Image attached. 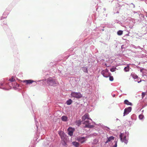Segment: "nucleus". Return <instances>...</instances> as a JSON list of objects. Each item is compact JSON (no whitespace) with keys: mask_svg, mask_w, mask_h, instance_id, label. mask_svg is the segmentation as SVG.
<instances>
[{"mask_svg":"<svg viewBox=\"0 0 147 147\" xmlns=\"http://www.w3.org/2000/svg\"><path fill=\"white\" fill-rule=\"evenodd\" d=\"M47 83L49 85L54 86H55L57 84L55 80L51 78H49L47 79Z\"/></svg>","mask_w":147,"mask_h":147,"instance_id":"1","label":"nucleus"},{"mask_svg":"<svg viewBox=\"0 0 147 147\" xmlns=\"http://www.w3.org/2000/svg\"><path fill=\"white\" fill-rule=\"evenodd\" d=\"M119 137L122 142H124L125 143L127 144L128 142V141L126 139V136L124 134L121 133L119 135Z\"/></svg>","mask_w":147,"mask_h":147,"instance_id":"2","label":"nucleus"},{"mask_svg":"<svg viewBox=\"0 0 147 147\" xmlns=\"http://www.w3.org/2000/svg\"><path fill=\"white\" fill-rule=\"evenodd\" d=\"M101 74L104 77L106 78H108L111 75V74L109 72L107 69L103 70L101 72Z\"/></svg>","mask_w":147,"mask_h":147,"instance_id":"3","label":"nucleus"},{"mask_svg":"<svg viewBox=\"0 0 147 147\" xmlns=\"http://www.w3.org/2000/svg\"><path fill=\"white\" fill-rule=\"evenodd\" d=\"M71 96L74 97L80 98L82 97V95L79 92H73L71 93Z\"/></svg>","mask_w":147,"mask_h":147,"instance_id":"4","label":"nucleus"},{"mask_svg":"<svg viewBox=\"0 0 147 147\" xmlns=\"http://www.w3.org/2000/svg\"><path fill=\"white\" fill-rule=\"evenodd\" d=\"M131 107H129L124 109V112L123 113V116L128 114L130 112H131Z\"/></svg>","mask_w":147,"mask_h":147,"instance_id":"5","label":"nucleus"},{"mask_svg":"<svg viewBox=\"0 0 147 147\" xmlns=\"http://www.w3.org/2000/svg\"><path fill=\"white\" fill-rule=\"evenodd\" d=\"M77 140L82 144L84 143L85 141V138L83 137L78 138Z\"/></svg>","mask_w":147,"mask_h":147,"instance_id":"6","label":"nucleus"},{"mask_svg":"<svg viewBox=\"0 0 147 147\" xmlns=\"http://www.w3.org/2000/svg\"><path fill=\"white\" fill-rule=\"evenodd\" d=\"M68 134L70 136H71L73 134L74 129L71 127H69L68 129Z\"/></svg>","mask_w":147,"mask_h":147,"instance_id":"7","label":"nucleus"},{"mask_svg":"<svg viewBox=\"0 0 147 147\" xmlns=\"http://www.w3.org/2000/svg\"><path fill=\"white\" fill-rule=\"evenodd\" d=\"M82 119L83 120H85L86 119L92 120L90 118H89V115L87 113L85 114L82 117Z\"/></svg>","mask_w":147,"mask_h":147,"instance_id":"8","label":"nucleus"},{"mask_svg":"<svg viewBox=\"0 0 147 147\" xmlns=\"http://www.w3.org/2000/svg\"><path fill=\"white\" fill-rule=\"evenodd\" d=\"M23 83H25L26 84H31L34 82V81L31 80H26L23 81Z\"/></svg>","mask_w":147,"mask_h":147,"instance_id":"9","label":"nucleus"},{"mask_svg":"<svg viewBox=\"0 0 147 147\" xmlns=\"http://www.w3.org/2000/svg\"><path fill=\"white\" fill-rule=\"evenodd\" d=\"M83 124H85L86 127H89L90 126L89 121L88 120L85 121L84 122L82 123Z\"/></svg>","mask_w":147,"mask_h":147,"instance_id":"10","label":"nucleus"},{"mask_svg":"<svg viewBox=\"0 0 147 147\" xmlns=\"http://www.w3.org/2000/svg\"><path fill=\"white\" fill-rule=\"evenodd\" d=\"M114 137L113 136H111L110 137H109L107 141L105 142V143L107 144L109 142H110L111 140H113L114 139Z\"/></svg>","mask_w":147,"mask_h":147,"instance_id":"11","label":"nucleus"},{"mask_svg":"<svg viewBox=\"0 0 147 147\" xmlns=\"http://www.w3.org/2000/svg\"><path fill=\"white\" fill-rule=\"evenodd\" d=\"M61 120L64 121H67L68 117L64 115L61 117Z\"/></svg>","mask_w":147,"mask_h":147,"instance_id":"12","label":"nucleus"},{"mask_svg":"<svg viewBox=\"0 0 147 147\" xmlns=\"http://www.w3.org/2000/svg\"><path fill=\"white\" fill-rule=\"evenodd\" d=\"M58 134L62 139L64 137L65 134L63 131H59Z\"/></svg>","mask_w":147,"mask_h":147,"instance_id":"13","label":"nucleus"},{"mask_svg":"<svg viewBox=\"0 0 147 147\" xmlns=\"http://www.w3.org/2000/svg\"><path fill=\"white\" fill-rule=\"evenodd\" d=\"M73 145L75 147H79L80 144L79 143L76 142H72Z\"/></svg>","mask_w":147,"mask_h":147,"instance_id":"14","label":"nucleus"},{"mask_svg":"<svg viewBox=\"0 0 147 147\" xmlns=\"http://www.w3.org/2000/svg\"><path fill=\"white\" fill-rule=\"evenodd\" d=\"M124 103L125 104L128 105H132V104L127 100H125Z\"/></svg>","mask_w":147,"mask_h":147,"instance_id":"15","label":"nucleus"},{"mask_svg":"<svg viewBox=\"0 0 147 147\" xmlns=\"http://www.w3.org/2000/svg\"><path fill=\"white\" fill-rule=\"evenodd\" d=\"M131 76L134 79H136L138 78V76L136 74L132 73L131 74Z\"/></svg>","mask_w":147,"mask_h":147,"instance_id":"16","label":"nucleus"},{"mask_svg":"<svg viewBox=\"0 0 147 147\" xmlns=\"http://www.w3.org/2000/svg\"><path fill=\"white\" fill-rule=\"evenodd\" d=\"M76 124L79 126L81 124V121L80 120H77L75 122Z\"/></svg>","mask_w":147,"mask_h":147,"instance_id":"17","label":"nucleus"},{"mask_svg":"<svg viewBox=\"0 0 147 147\" xmlns=\"http://www.w3.org/2000/svg\"><path fill=\"white\" fill-rule=\"evenodd\" d=\"M129 65L127 66V67H125L124 68V70L125 72H127L129 71Z\"/></svg>","mask_w":147,"mask_h":147,"instance_id":"18","label":"nucleus"},{"mask_svg":"<svg viewBox=\"0 0 147 147\" xmlns=\"http://www.w3.org/2000/svg\"><path fill=\"white\" fill-rule=\"evenodd\" d=\"M72 102V100L71 99H69V100L67 101L66 103L67 105H69L71 104Z\"/></svg>","mask_w":147,"mask_h":147,"instance_id":"19","label":"nucleus"},{"mask_svg":"<svg viewBox=\"0 0 147 147\" xmlns=\"http://www.w3.org/2000/svg\"><path fill=\"white\" fill-rule=\"evenodd\" d=\"M117 34L119 35H121L123 34V31L121 30L117 32Z\"/></svg>","mask_w":147,"mask_h":147,"instance_id":"20","label":"nucleus"},{"mask_svg":"<svg viewBox=\"0 0 147 147\" xmlns=\"http://www.w3.org/2000/svg\"><path fill=\"white\" fill-rule=\"evenodd\" d=\"M144 116L142 114H141L140 115H139V118L140 119H143V118H144Z\"/></svg>","mask_w":147,"mask_h":147,"instance_id":"21","label":"nucleus"},{"mask_svg":"<svg viewBox=\"0 0 147 147\" xmlns=\"http://www.w3.org/2000/svg\"><path fill=\"white\" fill-rule=\"evenodd\" d=\"M109 80L110 81H113V76H111L110 75L109 76Z\"/></svg>","mask_w":147,"mask_h":147,"instance_id":"22","label":"nucleus"},{"mask_svg":"<svg viewBox=\"0 0 147 147\" xmlns=\"http://www.w3.org/2000/svg\"><path fill=\"white\" fill-rule=\"evenodd\" d=\"M146 92H143L142 93V98H143L144 97V96H145V95H146Z\"/></svg>","mask_w":147,"mask_h":147,"instance_id":"23","label":"nucleus"},{"mask_svg":"<svg viewBox=\"0 0 147 147\" xmlns=\"http://www.w3.org/2000/svg\"><path fill=\"white\" fill-rule=\"evenodd\" d=\"M116 69V68H112L110 69V71L111 72H114L115 71Z\"/></svg>","mask_w":147,"mask_h":147,"instance_id":"24","label":"nucleus"},{"mask_svg":"<svg viewBox=\"0 0 147 147\" xmlns=\"http://www.w3.org/2000/svg\"><path fill=\"white\" fill-rule=\"evenodd\" d=\"M15 80L13 78H11L9 79V80L11 82H13L15 81Z\"/></svg>","mask_w":147,"mask_h":147,"instance_id":"25","label":"nucleus"},{"mask_svg":"<svg viewBox=\"0 0 147 147\" xmlns=\"http://www.w3.org/2000/svg\"><path fill=\"white\" fill-rule=\"evenodd\" d=\"M117 142H115V145L113 146V147H117Z\"/></svg>","mask_w":147,"mask_h":147,"instance_id":"26","label":"nucleus"},{"mask_svg":"<svg viewBox=\"0 0 147 147\" xmlns=\"http://www.w3.org/2000/svg\"><path fill=\"white\" fill-rule=\"evenodd\" d=\"M84 72H87V68H84Z\"/></svg>","mask_w":147,"mask_h":147,"instance_id":"27","label":"nucleus"},{"mask_svg":"<svg viewBox=\"0 0 147 147\" xmlns=\"http://www.w3.org/2000/svg\"><path fill=\"white\" fill-rule=\"evenodd\" d=\"M7 23V22H6L5 21V22L3 24H6Z\"/></svg>","mask_w":147,"mask_h":147,"instance_id":"28","label":"nucleus"},{"mask_svg":"<svg viewBox=\"0 0 147 147\" xmlns=\"http://www.w3.org/2000/svg\"><path fill=\"white\" fill-rule=\"evenodd\" d=\"M140 82V81H139V82H138V83H139Z\"/></svg>","mask_w":147,"mask_h":147,"instance_id":"29","label":"nucleus"}]
</instances>
